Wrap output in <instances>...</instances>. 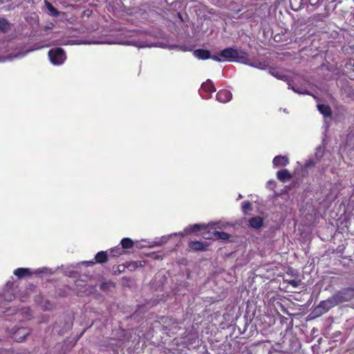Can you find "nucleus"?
<instances>
[{
  "label": "nucleus",
  "instance_id": "nucleus-26",
  "mask_svg": "<svg viewBox=\"0 0 354 354\" xmlns=\"http://www.w3.org/2000/svg\"><path fill=\"white\" fill-rule=\"evenodd\" d=\"M129 44L133 45V46H137L139 48H145L147 46L146 45L143 44L142 42L134 41H131Z\"/></svg>",
  "mask_w": 354,
  "mask_h": 354
},
{
  "label": "nucleus",
  "instance_id": "nucleus-3",
  "mask_svg": "<svg viewBox=\"0 0 354 354\" xmlns=\"http://www.w3.org/2000/svg\"><path fill=\"white\" fill-rule=\"evenodd\" d=\"M333 296L337 305L340 303L349 301L354 298V288L342 289L336 292Z\"/></svg>",
  "mask_w": 354,
  "mask_h": 354
},
{
  "label": "nucleus",
  "instance_id": "nucleus-10",
  "mask_svg": "<svg viewBox=\"0 0 354 354\" xmlns=\"http://www.w3.org/2000/svg\"><path fill=\"white\" fill-rule=\"evenodd\" d=\"M248 222L251 227L258 230L263 225V218L260 216H255L249 219Z\"/></svg>",
  "mask_w": 354,
  "mask_h": 354
},
{
  "label": "nucleus",
  "instance_id": "nucleus-29",
  "mask_svg": "<svg viewBox=\"0 0 354 354\" xmlns=\"http://www.w3.org/2000/svg\"><path fill=\"white\" fill-rule=\"evenodd\" d=\"M289 284H290L294 288H297L299 285V281L296 279H292L288 281Z\"/></svg>",
  "mask_w": 354,
  "mask_h": 354
},
{
  "label": "nucleus",
  "instance_id": "nucleus-28",
  "mask_svg": "<svg viewBox=\"0 0 354 354\" xmlns=\"http://www.w3.org/2000/svg\"><path fill=\"white\" fill-rule=\"evenodd\" d=\"M242 208L244 211L251 209V203L249 201H244L242 204Z\"/></svg>",
  "mask_w": 354,
  "mask_h": 354
},
{
  "label": "nucleus",
  "instance_id": "nucleus-31",
  "mask_svg": "<svg viewBox=\"0 0 354 354\" xmlns=\"http://www.w3.org/2000/svg\"><path fill=\"white\" fill-rule=\"evenodd\" d=\"M210 58L214 61L219 62L222 61L221 58L218 55H212V56L210 55Z\"/></svg>",
  "mask_w": 354,
  "mask_h": 354
},
{
  "label": "nucleus",
  "instance_id": "nucleus-7",
  "mask_svg": "<svg viewBox=\"0 0 354 354\" xmlns=\"http://www.w3.org/2000/svg\"><path fill=\"white\" fill-rule=\"evenodd\" d=\"M232 93L227 90L219 91L216 94V100L222 103H225L231 100Z\"/></svg>",
  "mask_w": 354,
  "mask_h": 354
},
{
  "label": "nucleus",
  "instance_id": "nucleus-6",
  "mask_svg": "<svg viewBox=\"0 0 354 354\" xmlns=\"http://www.w3.org/2000/svg\"><path fill=\"white\" fill-rule=\"evenodd\" d=\"M244 59H245L244 60L245 62H242L241 64H244L250 66L254 68H259V69H265L266 67V64L265 63L261 62L258 59L250 60L248 58V55L246 52H245V56Z\"/></svg>",
  "mask_w": 354,
  "mask_h": 354
},
{
  "label": "nucleus",
  "instance_id": "nucleus-23",
  "mask_svg": "<svg viewBox=\"0 0 354 354\" xmlns=\"http://www.w3.org/2000/svg\"><path fill=\"white\" fill-rule=\"evenodd\" d=\"M324 148L321 146L317 147L316 152H315V156L317 158V160H320V158L322 157L324 153Z\"/></svg>",
  "mask_w": 354,
  "mask_h": 354
},
{
  "label": "nucleus",
  "instance_id": "nucleus-36",
  "mask_svg": "<svg viewBox=\"0 0 354 354\" xmlns=\"http://www.w3.org/2000/svg\"><path fill=\"white\" fill-rule=\"evenodd\" d=\"M203 237H205V238H206V239H211V238H212V237H210V236H205V235H203Z\"/></svg>",
  "mask_w": 354,
  "mask_h": 354
},
{
  "label": "nucleus",
  "instance_id": "nucleus-33",
  "mask_svg": "<svg viewBox=\"0 0 354 354\" xmlns=\"http://www.w3.org/2000/svg\"><path fill=\"white\" fill-rule=\"evenodd\" d=\"M315 165V162H314L313 160H309L308 162H307L306 163V165L307 167L313 166V165Z\"/></svg>",
  "mask_w": 354,
  "mask_h": 354
},
{
  "label": "nucleus",
  "instance_id": "nucleus-30",
  "mask_svg": "<svg viewBox=\"0 0 354 354\" xmlns=\"http://www.w3.org/2000/svg\"><path fill=\"white\" fill-rule=\"evenodd\" d=\"M291 88L293 90L294 92L299 93V94H309L308 93L304 91L303 89L300 88H296L294 86H292Z\"/></svg>",
  "mask_w": 354,
  "mask_h": 354
},
{
  "label": "nucleus",
  "instance_id": "nucleus-15",
  "mask_svg": "<svg viewBox=\"0 0 354 354\" xmlns=\"http://www.w3.org/2000/svg\"><path fill=\"white\" fill-rule=\"evenodd\" d=\"M31 271L28 268H17L14 271L15 275H16L19 278H21L23 277L30 275Z\"/></svg>",
  "mask_w": 354,
  "mask_h": 354
},
{
  "label": "nucleus",
  "instance_id": "nucleus-13",
  "mask_svg": "<svg viewBox=\"0 0 354 354\" xmlns=\"http://www.w3.org/2000/svg\"><path fill=\"white\" fill-rule=\"evenodd\" d=\"M317 109L324 117H330L331 115V109L329 106L325 104H318Z\"/></svg>",
  "mask_w": 354,
  "mask_h": 354
},
{
  "label": "nucleus",
  "instance_id": "nucleus-9",
  "mask_svg": "<svg viewBox=\"0 0 354 354\" xmlns=\"http://www.w3.org/2000/svg\"><path fill=\"white\" fill-rule=\"evenodd\" d=\"M194 55L200 59H207L210 58V52L207 50L197 49L194 51Z\"/></svg>",
  "mask_w": 354,
  "mask_h": 354
},
{
  "label": "nucleus",
  "instance_id": "nucleus-38",
  "mask_svg": "<svg viewBox=\"0 0 354 354\" xmlns=\"http://www.w3.org/2000/svg\"><path fill=\"white\" fill-rule=\"evenodd\" d=\"M75 44H82V43H81V42H76Z\"/></svg>",
  "mask_w": 354,
  "mask_h": 354
},
{
  "label": "nucleus",
  "instance_id": "nucleus-37",
  "mask_svg": "<svg viewBox=\"0 0 354 354\" xmlns=\"http://www.w3.org/2000/svg\"><path fill=\"white\" fill-rule=\"evenodd\" d=\"M6 286H7V287H9V286H10V283H8L6 284Z\"/></svg>",
  "mask_w": 354,
  "mask_h": 354
},
{
  "label": "nucleus",
  "instance_id": "nucleus-24",
  "mask_svg": "<svg viewBox=\"0 0 354 354\" xmlns=\"http://www.w3.org/2000/svg\"><path fill=\"white\" fill-rule=\"evenodd\" d=\"M111 253L113 257H118L122 254V249L119 247L111 249Z\"/></svg>",
  "mask_w": 354,
  "mask_h": 354
},
{
  "label": "nucleus",
  "instance_id": "nucleus-22",
  "mask_svg": "<svg viewBox=\"0 0 354 354\" xmlns=\"http://www.w3.org/2000/svg\"><path fill=\"white\" fill-rule=\"evenodd\" d=\"M46 6L52 15L57 17L59 15V12L50 3L46 1Z\"/></svg>",
  "mask_w": 354,
  "mask_h": 354
},
{
  "label": "nucleus",
  "instance_id": "nucleus-8",
  "mask_svg": "<svg viewBox=\"0 0 354 354\" xmlns=\"http://www.w3.org/2000/svg\"><path fill=\"white\" fill-rule=\"evenodd\" d=\"M274 167L286 166L289 163L287 156H277L274 158L272 161Z\"/></svg>",
  "mask_w": 354,
  "mask_h": 354
},
{
  "label": "nucleus",
  "instance_id": "nucleus-32",
  "mask_svg": "<svg viewBox=\"0 0 354 354\" xmlns=\"http://www.w3.org/2000/svg\"><path fill=\"white\" fill-rule=\"evenodd\" d=\"M272 75H274V77L279 78V79H283L285 76L284 75H280L278 74V73H272Z\"/></svg>",
  "mask_w": 354,
  "mask_h": 354
},
{
  "label": "nucleus",
  "instance_id": "nucleus-34",
  "mask_svg": "<svg viewBox=\"0 0 354 354\" xmlns=\"http://www.w3.org/2000/svg\"><path fill=\"white\" fill-rule=\"evenodd\" d=\"M82 263L86 264L87 266L93 265L94 263L93 261H84Z\"/></svg>",
  "mask_w": 354,
  "mask_h": 354
},
{
  "label": "nucleus",
  "instance_id": "nucleus-14",
  "mask_svg": "<svg viewBox=\"0 0 354 354\" xmlns=\"http://www.w3.org/2000/svg\"><path fill=\"white\" fill-rule=\"evenodd\" d=\"M277 176L279 180L283 182L290 178L291 175L287 169H281L277 171Z\"/></svg>",
  "mask_w": 354,
  "mask_h": 354
},
{
  "label": "nucleus",
  "instance_id": "nucleus-19",
  "mask_svg": "<svg viewBox=\"0 0 354 354\" xmlns=\"http://www.w3.org/2000/svg\"><path fill=\"white\" fill-rule=\"evenodd\" d=\"M120 243L123 249H129L133 246V241L129 238H124Z\"/></svg>",
  "mask_w": 354,
  "mask_h": 354
},
{
  "label": "nucleus",
  "instance_id": "nucleus-12",
  "mask_svg": "<svg viewBox=\"0 0 354 354\" xmlns=\"http://www.w3.org/2000/svg\"><path fill=\"white\" fill-rule=\"evenodd\" d=\"M11 27L10 23L5 18H0V31L2 32H7L10 30Z\"/></svg>",
  "mask_w": 354,
  "mask_h": 354
},
{
  "label": "nucleus",
  "instance_id": "nucleus-17",
  "mask_svg": "<svg viewBox=\"0 0 354 354\" xmlns=\"http://www.w3.org/2000/svg\"><path fill=\"white\" fill-rule=\"evenodd\" d=\"M97 263H104L107 261V253L104 251L99 252L95 257Z\"/></svg>",
  "mask_w": 354,
  "mask_h": 354
},
{
  "label": "nucleus",
  "instance_id": "nucleus-16",
  "mask_svg": "<svg viewBox=\"0 0 354 354\" xmlns=\"http://www.w3.org/2000/svg\"><path fill=\"white\" fill-rule=\"evenodd\" d=\"M189 246L194 250H205L206 245L201 241H191L189 243Z\"/></svg>",
  "mask_w": 354,
  "mask_h": 354
},
{
  "label": "nucleus",
  "instance_id": "nucleus-2",
  "mask_svg": "<svg viewBox=\"0 0 354 354\" xmlns=\"http://www.w3.org/2000/svg\"><path fill=\"white\" fill-rule=\"evenodd\" d=\"M48 57L50 62L54 65H60L66 59V55L64 50L61 48L51 49L48 52Z\"/></svg>",
  "mask_w": 354,
  "mask_h": 354
},
{
  "label": "nucleus",
  "instance_id": "nucleus-1",
  "mask_svg": "<svg viewBox=\"0 0 354 354\" xmlns=\"http://www.w3.org/2000/svg\"><path fill=\"white\" fill-rule=\"evenodd\" d=\"M220 56L228 61H234L236 59L237 62L241 63L245 62V52L234 48H226L221 52Z\"/></svg>",
  "mask_w": 354,
  "mask_h": 354
},
{
  "label": "nucleus",
  "instance_id": "nucleus-35",
  "mask_svg": "<svg viewBox=\"0 0 354 354\" xmlns=\"http://www.w3.org/2000/svg\"><path fill=\"white\" fill-rule=\"evenodd\" d=\"M6 311L3 308H0V313H5Z\"/></svg>",
  "mask_w": 354,
  "mask_h": 354
},
{
  "label": "nucleus",
  "instance_id": "nucleus-11",
  "mask_svg": "<svg viewBox=\"0 0 354 354\" xmlns=\"http://www.w3.org/2000/svg\"><path fill=\"white\" fill-rule=\"evenodd\" d=\"M201 89L206 93H214L216 91L213 82L210 80H207L205 82L201 85Z\"/></svg>",
  "mask_w": 354,
  "mask_h": 354
},
{
  "label": "nucleus",
  "instance_id": "nucleus-27",
  "mask_svg": "<svg viewBox=\"0 0 354 354\" xmlns=\"http://www.w3.org/2000/svg\"><path fill=\"white\" fill-rule=\"evenodd\" d=\"M22 56H23V55H21V54L15 55L12 56V57H11V56H10V55H9V56H8V57H3V58H1V61H2V62H5V61H6V60H11V59H13V58H15V57H22Z\"/></svg>",
  "mask_w": 354,
  "mask_h": 354
},
{
  "label": "nucleus",
  "instance_id": "nucleus-5",
  "mask_svg": "<svg viewBox=\"0 0 354 354\" xmlns=\"http://www.w3.org/2000/svg\"><path fill=\"white\" fill-rule=\"evenodd\" d=\"M337 305V301H335L334 296L333 295L328 299L321 301L319 306H317V309L320 310V313H325L328 312L330 308Z\"/></svg>",
  "mask_w": 354,
  "mask_h": 354
},
{
  "label": "nucleus",
  "instance_id": "nucleus-4",
  "mask_svg": "<svg viewBox=\"0 0 354 354\" xmlns=\"http://www.w3.org/2000/svg\"><path fill=\"white\" fill-rule=\"evenodd\" d=\"M31 330L24 326H15L12 329L11 337L17 342H23L30 335Z\"/></svg>",
  "mask_w": 354,
  "mask_h": 354
},
{
  "label": "nucleus",
  "instance_id": "nucleus-18",
  "mask_svg": "<svg viewBox=\"0 0 354 354\" xmlns=\"http://www.w3.org/2000/svg\"><path fill=\"white\" fill-rule=\"evenodd\" d=\"M202 226H203V225H199V224H195V225H194L191 226L190 227H187V228H185V229L184 230V232H182V233H180V234L181 236H183V235H185V234H189V233H191V232H193L198 231V230H199L201 228V227H202Z\"/></svg>",
  "mask_w": 354,
  "mask_h": 354
},
{
  "label": "nucleus",
  "instance_id": "nucleus-21",
  "mask_svg": "<svg viewBox=\"0 0 354 354\" xmlns=\"http://www.w3.org/2000/svg\"><path fill=\"white\" fill-rule=\"evenodd\" d=\"M214 234L216 238L222 240H227L230 237V235L227 233L223 232H218L215 230Z\"/></svg>",
  "mask_w": 354,
  "mask_h": 354
},
{
  "label": "nucleus",
  "instance_id": "nucleus-25",
  "mask_svg": "<svg viewBox=\"0 0 354 354\" xmlns=\"http://www.w3.org/2000/svg\"><path fill=\"white\" fill-rule=\"evenodd\" d=\"M4 300L10 301L14 298V295L12 293H10L9 291H8L6 293L4 294Z\"/></svg>",
  "mask_w": 354,
  "mask_h": 354
},
{
  "label": "nucleus",
  "instance_id": "nucleus-20",
  "mask_svg": "<svg viewBox=\"0 0 354 354\" xmlns=\"http://www.w3.org/2000/svg\"><path fill=\"white\" fill-rule=\"evenodd\" d=\"M23 315V317L24 319H30V317H31V313H30V311L29 310V308H22L21 310H19L17 313H16V315H17L18 317H19L20 315Z\"/></svg>",
  "mask_w": 354,
  "mask_h": 354
}]
</instances>
